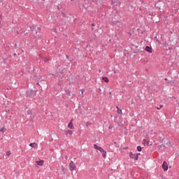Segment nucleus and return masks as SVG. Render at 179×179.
Returning <instances> with one entry per match:
<instances>
[{
  "label": "nucleus",
  "instance_id": "obj_1",
  "mask_svg": "<svg viewBox=\"0 0 179 179\" xmlns=\"http://www.w3.org/2000/svg\"><path fill=\"white\" fill-rule=\"evenodd\" d=\"M69 167L71 171H73L74 170H76V164H75V162H73V161H71L69 163Z\"/></svg>",
  "mask_w": 179,
  "mask_h": 179
},
{
  "label": "nucleus",
  "instance_id": "obj_2",
  "mask_svg": "<svg viewBox=\"0 0 179 179\" xmlns=\"http://www.w3.org/2000/svg\"><path fill=\"white\" fill-rule=\"evenodd\" d=\"M129 156L131 157V159H134V160L137 161L138 159H139V156L138 155V154H134L132 153V152H129Z\"/></svg>",
  "mask_w": 179,
  "mask_h": 179
},
{
  "label": "nucleus",
  "instance_id": "obj_3",
  "mask_svg": "<svg viewBox=\"0 0 179 179\" xmlns=\"http://www.w3.org/2000/svg\"><path fill=\"white\" fill-rule=\"evenodd\" d=\"M162 169L164 171H167L169 170V165L167 164V162L164 161L163 162Z\"/></svg>",
  "mask_w": 179,
  "mask_h": 179
},
{
  "label": "nucleus",
  "instance_id": "obj_4",
  "mask_svg": "<svg viewBox=\"0 0 179 179\" xmlns=\"http://www.w3.org/2000/svg\"><path fill=\"white\" fill-rule=\"evenodd\" d=\"M99 152H101V153L102 154L103 159H106V157L107 156V152L106 150H104V149H103V148H101V149L99 150Z\"/></svg>",
  "mask_w": 179,
  "mask_h": 179
},
{
  "label": "nucleus",
  "instance_id": "obj_5",
  "mask_svg": "<svg viewBox=\"0 0 179 179\" xmlns=\"http://www.w3.org/2000/svg\"><path fill=\"white\" fill-rule=\"evenodd\" d=\"M29 146H31V148H34V149H37V148H38V144L36 143H31Z\"/></svg>",
  "mask_w": 179,
  "mask_h": 179
},
{
  "label": "nucleus",
  "instance_id": "obj_6",
  "mask_svg": "<svg viewBox=\"0 0 179 179\" xmlns=\"http://www.w3.org/2000/svg\"><path fill=\"white\" fill-rule=\"evenodd\" d=\"M36 164H38V166H43L44 164V161L43 160L36 161Z\"/></svg>",
  "mask_w": 179,
  "mask_h": 179
},
{
  "label": "nucleus",
  "instance_id": "obj_7",
  "mask_svg": "<svg viewBox=\"0 0 179 179\" xmlns=\"http://www.w3.org/2000/svg\"><path fill=\"white\" fill-rule=\"evenodd\" d=\"M145 51H147L148 52L152 53V48L149 47V46H146L145 47Z\"/></svg>",
  "mask_w": 179,
  "mask_h": 179
},
{
  "label": "nucleus",
  "instance_id": "obj_8",
  "mask_svg": "<svg viewBox=\"0 0 179 179\" xmlns=\"http://www.w3.org/2000/svg\"><path fill=\"white\" fill-rule=\"evenodd\" d=\"M68 128H70V129H73V124L72 123V120H71V122L69 123Z\"/></svg>",
  "mask_w": 179,
  "mask_h": 179
},
{
  "label": "nucleus",
  "instance_id": "obj_9",
  "mask_svg": "<svg viewBox=\"0 0 179 179\" xmlns=\"http://www.w3.org/2000/svg\"><path fill=\"white\" fill-rule=\"evenodd\" d=\"M72 134H73V132H72L71 130L65 131V134L66 135H72Z\"/></svg>",
  "mask_w": 179,
  "mask_h": 179
},
{
  "label": "nucleus",
  "instance_id": "obj_10",
  "mask_svg": "<svg viewBox=\"0 0 179 179\" xmlns=\"http://www.w3.org/2000/svg\"><path fill=\"white\" fill-rule=\"evenodd\" d=\"M94 149H96V150H100L101 149V147H99V145H97L96 144L94 145Z\"/></svg>",
  "mask_w": 179,
  "mask_h": 179
},
{
  "label": "nucleus",
  "instance_id": "obj_11",
  "mask_svg": "<svg viewBox=\"0 0 179 179\" xmlns=\"http://www.w3.org/2000/svg\"><path fill=\"white\" fill-rule=\"evenodd\" d=\"M116 108L117 110V114H122V110L120 109L118 106H117Z\"/></svg>",
  "mask_w": 179,
  "mask_h": 179
},
{
  "label": "nucleus",
  "instance_id": "obj_12",
  "mask_svg": "<svg viewBox=\"0 0 179 179\" xmlns=\"http://www.w3.org/2000/svg\"><path fill=\"white\" fill-rule=\"evenodd\" d=\"M102 79L106 82V83H108V78L107 77H103Z\"/></svg>",
  "mask_w": 179,
  "mask_h": 179
},
{
  "label": "nucleus",
  "instance_id": "obj_13",
  "mask_svg": "<svg viewBox=\"0 0 179 179\" xmlns=\"http://www.w3.org/2000/svg\"><path fill=\"white\" fill-rule=\"evenodd\" d=\"M5 131H6V128L5 127H2L1 129H0V132H2L3 134V132H5Z\"/></svg>",
  "mask_w": 179,
  "mask_h": 179
},
{
  "label": "nucleus",
  "instance_id": "obj_14",
  "mask_svg": "<svg viewBox=\"0 0 179 179\" xmlns=\"http://www.w3.org/2000/svg\"><path fill=\"white\" fill-rule=\"evenodd\" d=\"M137 150H138V152H142V147L138 146V147H137Z\"/></svg>",
  "mask_w": 179,
  "mask_h": 179
},
{
  "label": "nucleus",
  "instance_id": "obj_15",
  "mask_svg": "<svg viewBox=\"0 0 179 179\" xmlns=\"http://www.w3.org/2000/svg\"><path fill=\"white\" fill-rule=\"evenodd\" d=\"M11 154L12 153L10 152V151H7L6 153V156H8V157L10 156Z\"/></svg>",
  "mask_w": 179,
  "mask_h": 179
},
{
  "label": "nucleus",
  "instance_id": "obj_16",
  "mask_svg": "<svg viewBox=\"0 0 179 179\" xmlns=\"http://www.w3.org/2000/svg\"><path fill=\"white\" fill-rule=\"evenodd\" d=\"M160 108H163V106L161 105L159 108V107H157V110H160Z\"/></svg>",
  "mask_w": 179,
  "mask_h": 179
},
{
  "label": "nucleus",
  "instance_id": "obj_17",
  "mask_svg": "<svg viewBox=\"0 0 179 179\" xmlns=\"http://www.w3.org/2000/svg\"><path fill=\"white\" fill-rule=\"evenodd\" d=\"M109 129H113V126L112 125H110L109 127H108Z\"/></svg>",
  "mask_w": 179,
  "mask_h": 179
},
{
  "label": "nucleus",
  "instance_id": "obj_18",
  "mask_svg": "<svg viewBox=\"0 0 179 179\" xmlns=\"http://www.w3.org/2000/svg\"><path fill=\"white\" fill-rule=\"evenodd\" d=\"M62 170L64 171V166H62Z\"/></svg>",
  "mask_w": 179,
  "mask_h": 179
},
{
  "label": "nucleus",
  "instance_id": "obj_19",
  "mask_svg": "<svg viewBox=\"0 0 179 179\" xmlns=\"http://www.w3.org/2000/svg\"><path fill=\"white\" fill-rule=\"evenodd\" d=\"M92 26H94V24H92Z\"/></svg>",
  "mask_w": 179,
  "mask_h": 179
},
{
  "label": "nucleus",
  "instance_id": "obj_20",
  "mask_svg": "<svg viewBox=\"0 0 179 179\" xmlns=\"http://www.w3.org/2000/svg\"><path fill=\"white\" fill-rule=\"evenodd\" d=\"M38 38H40V36H38Z\"/></svg>",
  "mask_w": 179,
  "mask_h": 179
},
{
  "label": "nucleus",
  "instance_id": "obj_21",
  "mask_svg": "<svg viewBox=\"0 0 179 179\" xmlns=\"http://www.w3.org/2000/svg\"><path fill=\"white\" fill-rule=\"evenodd\" d=\"M146 140L143 139V141L145 142Z\"/></svg>",
  "mask_w": 179,
  "mask_h": 179
},
{
  "label": "nucleus",
  "instance_id": "obj_22",
  "mask_svg": "<svg viewBox=\"0 0 179 179\" xmlns=\"http://www.w3.org/2000/svg\"><path fill=\"white\" fill-rule=\"evenodd\" d=\"M125 149H128V147H127Z\"/></svg>",
  "mask_w": 179,
  "mask_h": 179
},
{
  "label": "nucleus",
  "instance_id": "obj_23",
  "mask_svg": "<svg viewBox=\"0 0 179 179\" xmlns=\"http://www.w3.org/2000/svg\"><path fill=\"white\" fill-rule=\"evenodd\" d=\"M66 159H68V157H66Z\"/></svg>",
  "mask_w": 179,
  "mask_h": 179
},
{
  "label": "nucleus",
  "instance_id": "obj_24",
  "mask_svg": "<svg viewBox=\"0 0 179 179\" xmlns=\"http://www.w3.org/2000/svg\"><path fill=\"white\" fill-rule=\"evenodd\" d=\"M0 24H1V22H0Z\"/></svg>",
  "mask_w": 179,
  "mask_h": 179
}]
</instances>
